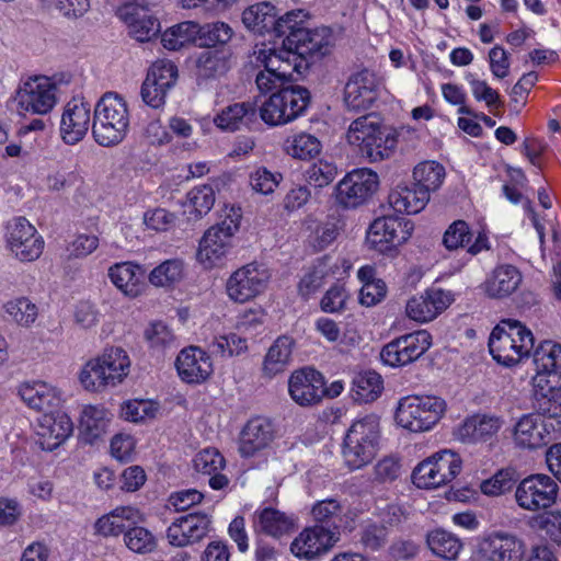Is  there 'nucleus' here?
<instances>
[{
  "instance_id": "nucleus-16",
  "label": "nucleus",
  "mask_w": 561,
  "mask_h": 561,
  "mask_svg": "<svg viewBox=\"0 0 561 561\" xmlns=\"http://www.w3.org/2000/svg\"><path fill=\"white\" fill-rule=\"evenodd\" d=\"M412 230L410 220L398 216H383L370 224L366 241L371 249L383 252L390 247L404 243L411 237Z\"/></svg>"
},
{
  "instance_id": "nucleus-34",
  "label": "nucleus",
  "mask_w": 561,
  "mask_h": 561,
  "mask_svg": "<svg viewBox=\"0 0 561 561\" xmlns=\"http://www.w3.org/2000/svg\"><path fill=\"white\" fill-rule=\"evenodd\" d=\"M430 195L413 183L412 186L398 185L389 194V204L398 213L417 214L428 203Z\"/></svg>"
},
{
  "instance_id": "nucleus-49",
  "label": "nucleus",
  "mask_w": 561,
  "mask_h": 561,
  "mask_svg": "<svg viewBox=\"0 0 561 561\" xmlns=\"http://www.w3.org/2000/svg\"><path fill=\"white\" fill-rule=\"evenodd\" d=\"M234 32L232 27L221 21L201 24L199 47L224 46L230 42Z\"/></svg>"
},
{
  "instance_id": "nucleus-20",
  "label": "nucleus",
  "mask_w": 561,
  "mask_h": 561,
  "mask_svg": "<svg viewBox=\"0 0 561 561\" xmlns=\"http://www.w3.org/2000/svg\"><path fill=\"white\" fill-rule=\"evenodd\" d=\"M288 391L298 405H314L324 397V377L311 367L295 370L288 380Z\"/></svg>"
},
{
  "instance_id": "nucleus-46",
  "label": "nucleus",
  "mask_w": 561,
  "mask_h": 561,
  "mask_svg": "<svg viewBox=\"0 0 561 561\" xmlns=\"http://www.w3.org/2000/svg\"><path fill=\"white\" fill-rule=\"evenodd\" d=\"M184 275L182 260L171 259L156 266L149 274L150 284L156 287H172L181 282Z\"/></svg>"
},
{
  "instance_id": "nucleus-56",
  "label": "nucleus",
  "mask_w": 561,
  "mask_h": 561,
  "mask_svg": "<svg viewBox=\"0 0 561 561\" xmlns=\"http://www.w3.org/2000/svg\"><path fill=\"white\" fill-rule=\"evenodd\" d=\"M188 207L196 218L208 214L215 204V191L210 185H202L192 188L187 193Z\"/></svg>"
},
{
  "instance_id": "nucleus-4",
  "label": "nucleus",
  "mask_w": 561,
  "mask_h": 561,
  "mask_svg": "<svg viewBox=\"0 0 561 561\" xmlns=\"http://www.w3.org/2000/svg\"><path fill=\"white\" fill-rule=\"evenodd\" d=\"M129 366V357L123 348H106L83 366L79 380L85 390L102 392L121 383L127 377Z\"/></svg>"
},
{
  "instance_id": "nucleus-59",
  "label": "nucleus",
  "mask_w": 561,
  "mask_h": 561,
  "mask_svg": "<svg viewBox=\"0 0 561 561\" xmlns=\"http://www.w3.org/2000/svg\"><path fill=\"white\" fill-rule=\"evenodd\" d=\"M199 73L206 78L221 76L228 70L227 59L218 51H203L197 59Z\"/></svg>"
},
{
  "instance_id": "nucleus-54",
  "label": "nucleus",
  "mask_w": 561,
  "mask_h": 561,
  "mask_svg": "<svg viewBox=\"0 0 561 561\" xmlns=\"http://www.w3.org/2000/svg\"><path fill=\"white\" fill-rule=\"evenodd\" d=\"M289 111L283 104L279 92H274L270 99L261 106L260 117L268 125H284L290 123Z\"/></svg>"
},
{
  "instance_id": "nucleus-24",
  "label": "nucleus",
  "mask_w": 561,
  "mask_h": 561,
  "mask_svg": "<svg viewBox=\"0 0 561 561\" xmlns=\"http://www.w3.org/2000/svg\"><path fill=\"white\" fill-rule=\"evenodd\" d=\"M73 424L64 412H45L37 424V444L43 450L53 451L72 434Z\"/></svg>"
},
{
  "instance_id": "nucleus-26",
  "label": "nucleus",
  "mask_w": 561,
  "mask_h": 561,
  "mask_svg": "<svg viewBox=\"0 0 561 561\" xmlns=\"http://www.w3.org/2000/svg\"><path fill=\"white\" fill-rule=\"evenodd\" d=\"M175 367L181 379L187 383L203 382L213 373L209 355L197 346L182 350L176 357Z\"/></svg>"
},
{
  "instance_id": "nucleus-28",
  "label": "nucleus",
  "mask_w": 561,
  "mask_h": 561,
  "mask_svg": "<svg viewBox=\"0 0 561 561\" xmlns=\"http://www.w3.org/2000/svg\"><path fill=\"white\" fill-rule=\"evenodd\" d=\"M481 550L489 561H522L525 543L515 535L494 533L484 540Z\"/></svg>"
},
{
  "instance_id": "nucleus-2",
  "label": "nucleus",
  "mask_w": 561,
  "mask_h": 561,
  "mask_svg": "<svg viewBox=\"0 0 561 561\" xmlns=\"http://www.w3.org/2000/svg\"><path fill=\"white\" fill-rule=\"evenodd\" d=\"M346 137L351 145L359 147L360 153L370 162L388 159L398 144L396 130L382 124L380 117L375 114L353 121Z\"/></svg>"
},
{
  "instance_id": "nucleus-58",
  "label": "nucleus",
  "mask_w": 561,
  "mask_h": 561,
  "mask_svg": "<svg viewBox=\"0 0 561 561\" xmlns=\"http://www.w3.org/2000/svg\"><path fill=\"white\" fill-rule=\"evenodd\" d=\"M514 484L515 471L513 469H501L490 479L484 480L480 489L485 495L499 496L511 491Z\"/></svg>"
},
{
  "instance_id": "nucleus-9",
  "label": "nucleus",
  "mask_w": 561,
  "mask_h": 561,
  "mask_svg": "<svg viewBox=\"0 0 561 561\" xmlns=\"http://www.w3.org/2000/svg\"><path fill=\"white\" fill-rule=\"evenodd\" d=\"M461 458L449 449L435 453L420 462L412 472V481L420 489H435L453 481L461 470Z\"/></svg>"
},
{
  "instance_id": "nucleus-41",
  "label": "nucleus",
  "mask_w": 561,
  "mask_h": 561,
  "mask_svg": "<svg viewBox=\"0 0 561 561\" xmlns=\"http://www.w3.org/2000/svg\"><path fill=\"white\" fill-rule=\"evenodd\" d=\"M426 543L433 554L445 560L457 559L462 549V543L456 535L440 528L426 535Z\"/></svg>"
},
{
  "instance_id": "nucleus-62",
  "label": "nucleus",
  "mask_w": 561,
  "mask_h": 561,
  "mask_svg": "<svg viewBox=\"0 0 561 561\" xmlns=\"http://www.w3.org/2000/svg\"><path fill=\"white\" fill-rule=\"evenodd\" d=\"M224 456L215 448H206L194 458V468L197 472L210 476L225 467Z\"/></svg>"
},
{
  "instance_id": "nucleus-1",
  "label": "nucleus",
  "mask_w": 561,
  "mask_h": 561,
  "mask_svg": "<svg viewBox=\"0 0 561 561\" xmlns=\"http://www.w3.org/2000/svg\"><path fill=\"white\" fill-rule=\"evenodd\" d=\"M282 48L254 50V64L279 77L294 81V73L301 75L310 65L328 55L333 45L330 27L295 30L283 36Z\"/></svg>"
},
{
  "instance_id": "nucleus-11",
  "label": "nucleus",
  "mask_w": 561,
  "mask_h": 561,
  "mask_svg": "<svg viewBox=\"0 0 561 561\" xmlns=\"http://www.w3.org/2000/svg\"><path fill=\"white\" fill-rule=\"evenodd\" d=\"M5 242L12 255L21 262L36 261L45 245L43 237L25 217H15L8 221Z\"/></svg>"
},
{
  "instance_id": "nucleus-57",
  "label": "nucleus",
  "mask_w": 561,
  "mask_h": 561,
  "mask_svg": "<svg viewBox=\"0 0 561 561\" xmlns=\"http://www.w3.org/2000/svg\"><path fill=\"white\" fill-rule=\"evenodd\" d=\"M534 408L538 416L557 419L561 416V390L550 388L548 392L537 391Z\"/></svg>"
},
{
  "instance_id": "nucleus-25",
  "label": "nucleus",
  "mask_w": 561,
  "mask_h": 561,
  "mask_svg": "<svg viewBox=\"0 0 561 561\" xmlns=\"http://www.w3.org/2000/svg\"><path fill=\"white\" fill-rule=\"evenodd\" d=\"M116 15L128 25L130 36L138 42H149L160 33L159 20L137 3L117 8Z\"/></svg>"
},
{
  "instance_id": "nucleus-23",
  "label": "nucleus",
  "mask_w": 561,
  "mask_h": 561,
  "mask_svg": "<svg viewBox=\"0 0 561 561\" xmlns=\"http://www.w3.org/2000/svg\"><path fill=\"white\" fill-rule=\"evenodd\" d=\"M90 104L83 100L69 101L60 119V136L65 144L76 145L87 135L91 122Z\"/></svg>"
},
{
  "instance_id": "nucleus-47",
  "label": "nucleus",
  "mask_w": 561,
  "mask_h": 561,
  "mask_svg": "<svg viewBox=\"0 0 561 561\" xmlns=\"http://www.w3.org/2000/svg\"><path fill=\"white\" fill-rule=\"evenodd\" d=\"M290 121L301 116L310 103V92L301 85L289 84L278 90Z\"/></svg>"
},
{
  "instance_id": "nucleus-42",
  "label": "nucleus",
  "mask_w": 561,
  "mask_h": 561,
  "mask_svg": "<svg viewBox=\"0 0 561 561\" xmlns=\"http://www.w3.org/2000/svg\"><path fill=\"white\" fill-rule=\"evenodd\" d=\"M445 168L436 161H424L413 170L414 184L426 190L427 195L440 187L445 179Z\"/></svg>"
},
{
  "instance_id": "nucleus-55",
  "label": "nucleus",
  "mask_w": 561,
  "mask_h": 561,
  "mask_svg": "<svg viewBox=\"0 0 561 561\" xmlns=\"http://www.w3.org/2000/svg\"><path fill=\"white\" fill-rule=\"evenodd\" d=\"M388 531L377 522L367 520L363 523L359 530V542L366 550L373 552L383 548L388 540Z\"/></svg>"
},
{
  "instance_id": "nucleus-38",
  "label": "nucleus",
  "mask_w": 561,
  "mask_h": 561,
  "mask_svg": "<svg viewBox=\"0 0 561 561\" xmlns=\"http://www.w3.org/2000/svg\"><path fill=\"white\" fill-rule=\"evenodd\" d=\"M352 383L351 397L358 403L375 401L383 389L381 376L374 370L357 374Z\"/></svg>"
},
{
  "instance_id": "nucleus-6",
  "label": "nucleus",
  "mask_w": 561,
  "mask_h": 561,
  "mask_svg": "<svg viewBox=\"0 0 561 561\" xmlns=\"http://www.w3.org/2000/svg\"><path fill=\"white\" fill-rule=\"evenodd\" d=\"M307 14L304 10H293L278 16L275 5L270 2H260L250 5L242 12V23L251 32L275 38L286 36L290 31L307 30L302 23Z\"/></svg>"
},
{
  "instance_id": "nucleus-17",
  "label": "nucleus",
  "mask_w": 561,
  "mask_h": 561,
  "mask_svg": "<svg viewBox=\"0 0 561 561\" xmlns=\"http://www.w3.org/2000/svg\"><path fill=\"white\" fill-rule=\"evenodd\" d=\"M381 89L380 78L368 69L350 76L344 87L343 100L351 111L369 110L377 101Z\"/></svg>"
},
{
  "instance_id": "nucleus-52",
  "label": "nucleus",
  "mask_w": 561,
  "mask_h": 561,
  "mask_svg": "<svg viewBox=\"0 0 561 561\" xmlns=\"http://www.w3.org/2000/svg\"><path fill=\"white\" fill-rule=\"evenodd\" d=\"M257 518L261 529L274 537L287 533L294 525L291 518L272 507L262 510Z\"/></svg>"
},
{
  "instance_id": "nucleus-30",
  "label": "nucleus",
  "mask_w": 561,
  "mask_h": 561,
  "mask_svg": "<svg viewBox=\"0 0 561 561\" xmlns=\"http://www.w3.org/2000/svg\"><path fill=\"white\" fill-rule=\"evenodd\" d=\"M523 280L520 271L512 264L497 265L486 277L483 286L488 297L503 299L510 297Z\"/></svg>"
},
{
  "instance_id": "nucleus-45",
  "label": "nucleus",
  "mask_w": 561,
  "mask_h": 561,
  "mask_svg": "<svg viewBox=\"0 0 561 561\" xmlns=\"http://www.w3.org/2000/svg\"><path fill=\"white\" fill-rule=\"evenodd\" d=\"M3 308L9 319L23 328H30L38 317V307L27 297L11 299Z\"/></svg>"
},
{
  "instance_id": "nucleus-22",
  "label": "nucleus",
  "mask_w": 561,
  "mask_h": 561,
  "mask_svg": "<svg viewBox=\"0 0 561 561\" xmlns=\"http://www.w3.org/2000/svg\"><path fill=\"white\" fill-rule=\"evenodd\" d=\"M210 518L205 513H190L176 518L167 530L172 546L185 547L202 540L210 530Z\"/></svg>"
},
{
  "instance_id": "nucleus-29",
  "label": "nucleus",
  "mask_w": 561,
  "mask_h": 561,
  "mask_svg": "<svg viewBox=\"0 0 561 561\" xmlns=\"http://www.w3.org/2000/svg\"><path fill=\"white\" fill-rule=\"evenodd\" d=\"M549 427H553V425L547 424L536 414L524 415L515 425L514 440L519 447L540 448L550 440Z\"/></svg>"
},
{
  "instance_id": "nucleus-53",
  "label": "nucleus",
  "mask_w": 561,
  "mask_h": 561,
  "mask_svg": "<svg viewBox=\"0 0 561 561\" xmlns=\"http://www.w3.org/2000/svg\"><path fill=\"white\" fill-rule=\"evenodd\" d=\"M289 111L283 104L279 92H274L270 99L261 106L260 117L268 125H284L290 123Z\"/></svg>"
},
{
  "instance_id": "nucleus-18",
  "label": "nucleus",
  "mask_w": 561,
  "mask_h": 561,
  "mask_svg": "<svg viewBox=\"0 0 561 561\" xmlns=\"http://www.w3.org/2000/svg\"><path fill=\"white\" fill-rule=\"evenodd\" d=\"M178 79L176 66L167 60H158L149 68L142 82L140 95L142 101L152 108H159L165 103L169 90Z\"/></svg>"
},
{
  "instance_id": "nucleus-37",
  "label": "nucleus",
  "mask_w": 561,
  "mask_h": 561,
  "mask_svg": "<svg viewBox=\"0 0 561 561\" xmlns=\"http://www.w3.org/2000/svg\"><path fill=\"white\" fill-rule=\"evenodd\" d=\"M294 344V340L287 335H282L274 341L264 357L262 368L264 376L273 378L286 369L290 363Z\"/></svg>"
},
{
  "instance_id": "nucleus-27",
  "label": "nucleus",
  "mask_w": 561,
  "mask_h": 561,
  "mask_svg": "<svg viewBox=\"0 0 561 561\" xmlns=\"http://www.w3.org/2000/svg\"><path fill=\"white\" fill-rule=\"evenodd\" d=\"M274 438V427L265 417H253L247 422L240 433L239 453L249 458L265 449Z\"/></svg>"
},
{
  "instance_id": "nucleus-5",
  "label": "nucleus",
  "mask_w": 561,
  "mask_h": 561,
  "mask_svg": "<svg viewBox=\"0 0 561 561\" xmlns=\"http://www.w3.org/2000/svg\"><path fill=\"white\" fill-rule=\"evenodd\" d=\"M379 433V417L376 414H368L353 422L346 432L342 450L350 470L360 469L375 458Z\"/></svg>"
},
{
  "instance_id": "nucleus-60",
  "label": "nucleus",
  "mask_w": 561,
  "mask_h": 561,
  "mask_svg": "<svg viewBox=\"0 0 561 561\" xmlns=\"http://www.w3.org/2000/svg\"><path fill=\"white\" fill-rule=\"evenodd\" d=\"M502 323L505 325L508 333H517L512 337L516 342V348L520 357L529 356L530 352L534 350L535 342L531 331L517 320L507 319L502 321Z\"/></svg>"
},
{
  "instance_id": "nucleus-39",
  "label": "nucleus",
  "mask_w": 561,
  "mask_h": 561,
  "mask_svg": "<svg viewBox=\"0 0 561 561\" xmlns=\"http://www.w3.org/2000/svg\"><path fill=\"white\" fill-rule=\"evenodd\" d=\"M107 414L101 405L84 407L80 417V428L85 442L93 444L106 432L110 422Z\"/></svg>"
},
{
  "instance_id": "nucleus-35",
  "label": "nucleus",
  "mask_w": 561,
  "mask_h": 561,
  "mask_svg": "<svg viewBox=\"0 0 561 561\" xmlns=\"http://www.w3.org/2000/svg\"><path fill=\"white\" fill-rule=\"evenodd\" d=\"M145 271L131 262L116 263L108 270L112 283L126 296L136 297L140 294V284Z\"/></svg>"
},
{
  "instance_id": "nucleus-21",
  "label": "nucleus",
  "mask_w": 561,
  "mask_h": 561,
  "mask_svg": "<svg viewBox=\"0 0 561 561\" xmlns=\"http://www.w3.org/2000/svg\"><path fill=\"white\" fill-rule=\"evenodd\" d=\"M453 301L449 291L431 287L423 294L411 297L405 306L407 316L420 323L430 322L440 314Z\"/></svg>"
},
{
  "instance_id": "nucleus-13",
  "label": "nucleus",
  "mask_w": 561,
  "mask_h": 561,
  "mask_svg": "<svg viewBox=\"0 0 561 561\" xmlns=\"http://www.w3.org/2000/svg\"><path fill=\"white\" fill-rule=\"evenodd\" d=\"M432 345V335L426 330L403 334L387 343L381 360L391 367L405 366L419 359Z\"/></svg>"
},
{
  "instance_id": "nucleus-7",
  "label": "nucleus",
  "mask_w": 561,
  "mask_h": 561,
  "mask_svg": "<svg viewBox=\"0 0 561 561\" xmlns=\"http://www.w3.org/2000/svg\"><path fill=\"white\" fill-rule=\"evenodd\" d=\"M446 408L443 399L435 396H409L402 398L396 410V422L411 432L432 428L442 417Z\"/></svg>"
},
{
  "instance_id": "nucleus-31",
  "label": "nucleus",
  "mask_w": 561,
  "mask_h": 561,
  "mask_svg": "<svg viewBox=\"0 0 561 561\" xmlns=\"http://www.w3.org/2000/svg\"><path fill=\"white\" fill-rule=\"evenodd\" d=\"M257 119L255 102L233 103L221 110L214 117V124L224 131H236L249 128Z\"/></svg>"
},
{
  "instance_id": "nucleus-51",
  "label": "nucleus",
  "mask_w": 561,
  "mask_h": 561,
  "mask_svg": "<svg viewBox=\"0 0 561 561\" xmlns=\"http://www.w3.org/2000/svg\"><path fill=\"white\" fill-rule=\"evenodd\" d=\"M126 547L140 554L150 553L157 548L156 537L142 526L130 525L124 535Z\"/></svg>"
},
{
  "instance_id": "nucleus-10",
  "label": "nucleus",
  "mask_w": 561,
  "mask_h": 561,
  "mask_svg": "<svg viewBox=\"0 0 561 561\" xmlns=\"http://www.w3.org/2000/svg\"><path fill=\"white\" fill-rule=\"evenodd\" d=\"M56 85L46 77H33L21 82L12 98L19 114L44 115L56 104Z\"/></svg>"
},
{
  "instance_id": "nucleus-19",
  "label": "nucleus",
  "mask_w": 561,
  "mask_h": 561,
  "mask_svg": "<svg viewBox=\"0 0 561 561\" xmlns=\"http://www.w3.org/2000/svg\"><path fill=\"white\" fill-rule=\"evenodd\" d=\"M339 540V530L323 527V525H313L304 529L294 539L290 550L297 558L310 561L328 553Z\"/></svg>"
},
{
  "instance_id": "nucleus-48",
  "label": "nucleus",
  "mask_w": 561,
  "mask_h": 561,
  "mask_svg": "<svg viewBox=\"0 0 561 561\" xmlns=\"http://www.w3.org/2000/svg\"><path fill=\"white\" fill-rule=\"evenodd\" d=\"M343 507L335 499H327L318 501L311 510L314 525H323V527L334 528L340 531V523L342 520Z\"/></svg>"
},
{
  "instance_id": "nucleus-40",
  "label": "nucleus",
  "mask_w": 561,
  "mask_h": 561,
  "mask_svg": "<svg viewBox=\"0 0 561 561\" xmlns=\"http://www.w3.org/2000/svg\"><path fill=\"white\" fill-rule=\"evenodd\" d=\"M501 426L502 421L497 416L473 415L465 421L460 434L472 442L486 440L495 435Z\"/></svg>"
},
{
  "instance_id": "nucleus-33",
  "label": "nucleus",
  "mask_w": 561,
  "mask_h": 561,
  "mask_svg": "<svg viewBox=\"0 0 561 561\" xmlns=\"http://www.w3.org/2000/svg\"><path fill=\"white\" fill-rule=\"evenodd\" d=\"M517 333H508L505 325H496L489 337V351L499 364L511 367L522 360L516 348V342L511 336Z\"/></svg>"
},
{
  "instance_id": "nucleus-14",
  "label": "nucleus",
  "mask_w": 561,
  "mask_h": 561,
  "mask_svg": "<svg viewBox=\"0 0 561 561\" xmlns=\"http://www.w3.org/2000/svg\"><path fill=\"white\" fill-rule=\"evenodd\" d=\"M240 215L228 216L221 222L210 227L199 241L197 257L206 266L213 267L228 252L231 238L239 229Z\"/></svg>"
},
{
  "instance_id": "nucleus-43",
  "label": "nucleus",
  "mask_w": 561,
  "mask_h": 561,
  "mask_svg": "<svg viewBox=\"0 0 561 561\" xmlns=\"http://www.w3.org/2000/svg\"><path fill=\"white\" fill-rule=\"evenodd\" d=\"M339 170L333 161L318 159L304 170V178L308 186L321 190L329 186L337 176Z\"/></svg>"
},
{
  "instance_id": "nucleus-32",
  "label": "nucleus",
  "mask_w": 561,
  "mask_h": 561,
  "mask_svg": "<svg viewBox=\"0 0 561 561\" xmlns=\"http://www.w3.org/2000/svg\"><path fill=\"white\" fill-rule=\"evenodd\" d=\"M19 394L27 407L36 411L48 412L61 403L59 391L44 381L24 382L19 388Z\"/></svg>"
},
{
  "instance_id": "nucleus-3",
  "label": "nucleus",
  "mask_w": 561,
  "mask_h": 561,
  "mask_svg": "<svg viewBox=\"0 0 561 561\" xmlns=\"http://www.w3.org/2000/svg\"><path fill=\"white\" fill-rule=\"evenodd\" d=\"M129 127L126 102L116 93H105L96 103L92 123L95 141L103 147L123 141Z\"/></svg>"
},
{
  "instance_id": "nucleus-50",
  "label": "nucleus",
  "mask_w": 561,
  "mask_h": 561,
  "mask_svg": "<svg viewBox=\"0 0 561 561\" xmlns=\"http://www.w3.org/2000/svg\"><path fill=\"white\" fill-rule=\"evenodd\" d=\"M286 151L296 159H312L321 151V144L317 137L301 133L287 139Z\"/></svg>"
},
{
  "instance_id": "nucleus-61",
  "label": "nucleus",
  "mask_w": 561,
  "mask_h": 561,
  "mask_svg": "<svg viewBox=\"0 0 561 561\" xmlns=\"http://www.w3.org/2000/svg\"><path fill=\"white\" fill-rule=\"evenodd\" d=\"M472 238L469 225L465 220L454 221L443 236V243L448 250L465 248Z\"/></svg>"
},
{
  "instance_id": "nucleus-12",
  "label": "nucleus",
  "mask_w": 561,
  "mask_h": 561,
  "mask_svg": "<svg viewBox=\"0 0 561 561\" xmlns=\"http://www.w3.org/2000/svg\"><path fill=\"white\" fill-rule=\"evenodd\" d=\"M378 184L376 172L365 168L353 170L336 184V203L344 208H356L373 196Z\"/></svg>"
},
{
  "instance_id": "nucleus-15",
  "label": "nucleus",
  "mask_w": 561,
  "mask_h": 561,
  "mask_svg": "<svg viewBox=\"0 0 561 561\" xmlns=\"http://www.w3.org/2000/svg\"><path fill=\"white\" fill-rule=\"evenodd\" d=\"M271 277L263 264L250 263L231 274L226 284L229 298L236 302H247L260 295Z\"/></svg>"
},
{
  "instance_id": "nucleus-36",
  "label": "nucleus",
  "mask_w": 561,
  "mask_h": 561,
  "mask_svg": "<svg viewBox=\"0 0 561 561\" xmlns=\"http://www.w3.org/2000/svg\"><path fill=\"white\" fill-rule=\"evenodd\" d=\"M137 517V510L133 507H117L95 522V531L104 537L125 535L128 527L136 524Z\"/></svg>"
},
{
  "instance_id": "nucleus-64",
  "label": "nucleus",
  "mask_w": 561,
  "mask_h": 561,
  "mask_svg": "<svg viewBox=\"0 0 561 561\" xmlns=\"http://www.w3.org/2000/svg\"><path fill=\"white\" fill-rule=\"evenodd\" d=\"M536 522L538 528L545 531L551 541L561 546V508L545 511Z\"/></svg>"
},
{
  "instance_id": "nucleus-63",
  "label": "nucleus",
  "mask_w": 561,
  "mask_h": 561,
  "mask_svg": "<svg viewBox=\"0 0 561 561\" xmlns=\"http://www.w3.org/2000/svg\"><path fill=\"white\" fill-rule=\"evenodd\" d=\"M157 410V407H153L149 401L134 400L122 405L121 415L126 421L138 423L147 417H153Z\"/></svg>"
},
{
  "instance_id": "nucleus-44",
  "label": "nucleus",
  "mask_w": 561,
  "mask_h": 561,
  "mask_svg": "<svg viewBox=\"0 0 561 561\" xmlns=\"http://www.w3.org/2000/svg\"><path fill=\"white\" fill-rule=\"evenodd\" d=\"M533 357L538 374H558L561 367V346L545 341L535 350Z\"/></svg>"
},
{
  "instance_id": "nucleus-8",
  "label": "nucleus",
  "mask_w": 561,
  "mask_h": 561,
  "mask_svg": "<svg viewBox=\"0 0 561 561\" xmlns=\"http://www.w3.org/2000/svg\"><path fill=\"white\" fill-rule=\"evenodd\" d=\"M560 486L551 476L531 473L517 484L515 501L524 511L531 513L545 512L557 504Z\"/></svg>"
}]
</instances>
